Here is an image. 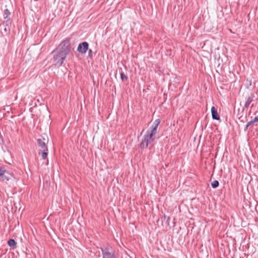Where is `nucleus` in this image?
Wrapping results in <instances>:
<instances>
[{"instance_id":"obj_1","label":"nucleus","mask_w":258,"mask_h":258,"mask_svg":"<svg viewBox=\"0 0 258 258\" xmlns=\"http://www.w3.org/2000/svg\"><path fill=\"white\" fill-rule=\"evenodd\" d=\"M160 123V119H156L153 122L152 126L150 127L151 130L147 131L140 145V147L141 149L147 148L149 144L154 142L155 140L154 136L157 133V128Z\"/></svg>"},{"instance_id":"obj_2","label":"nucleus","mask_w":258,"mask_h":258,"mask_svg":"<svg viewBox=\"0 0 258 258\" xmlns=\"http://www.w3.org/2000/svg\"><path fill=\"white\" fill-rule=\"evenodd\" d=\"M52 54L53 55L52 60L53 64L57 67L62 66L68 55L63 52L60 51L59 49H57L56 48L52 52Z\"/></svg>"},{"instance_id":"obj_3","label":"nucleus","mask_w":258,"mask_h":258,"mask_svg":"<svg viewBox=\"0 0 258 258\" xmlns=\"http://www.w3.org/2000/svg\"><path fill=\"white\" fill-rule=\"evenodd\" d=\"M37 143L40 148L39 154H41L42 158L45 159L47 157L48 151L46 142L42 141L41 139H37Z\"/></svg>"},{"instance_id":"obj_4","label":"nucleus","mask_w":258,"mask_h":258,"mask_svg":"<svg viewBox=\"0 0 258 258\" xmlns=\"http://www.w3.org/2000/svg\"><path fill=\"white\" fill-rule=\"evenodd\" d=\"M70 44V39L69 38H67L61 42V44H59L56 49H59L60 51L68 55L71 50Z\"/></svg>"},{"instance_id":"obj_5","label":"nucleus","mask_w":258,"mask_h":258,"mask_svg":"<svg viewBox=\"0 0 258 258\" xmlns=\"http://www.w3.org/2000/svg\"><path fill=\"white\" fill-rule=\"evenodd\" d=\"M100 249L102 253L103 258H116L111 246H108L105 248L101 247Z\"/></svg>"},{"instance_id":"obj_6","label":"nucleus","mask_w":258,"mask_h":258,"mask_svg":"<svg viewBox=\"0 0 258 258\" xmlns=\"http://www.w3.org/2000/svg\"><path fill=\"white\" fill-rule=\"evenodd\" d=\"M89 48V44L84 41L80 43L77 48V51L81 53H85Z\"/></svg>"},{"instance_id":"obj_7","label":"nucleus","mask_w":258,"mask_h":258,"mask_svg":"<svg viewBox=\"0 0 258 258\" xmlns=\"http://www.w3.org/2000/svg\"><path fill=\"white\" fill-rule=\"evenodd\" d=\"M211 113L213 119L217 120L220 119V116L218 113L217 110L214 106H212L211 108Z\"/></svg>"},{"instance_id":"obj_8","label":"nucleus","mask_w":258,"mask_h":258,"mask_svg":"<svg viewBox=\"0 0 258 258\" xmlns=\"http://www.w3.org/2000/svg\"><path fill=\"white\" fill-rule=\"evenodd\" d=\"M10 29L8 28V27H6L5 25H0V31L1 33L3 35H7L10 33Z\"/></svg>"},{"instance_id":"obj_9","label":"nucleus","mask_w":258,"mask_h":258,"mask_svg":"<svg viewBox=\"0 0 258 258\" xmlns=\"http://www.w3.org/2000/svg\"><path fill=\"white\" fill-rule=\"evenodd\" d=\"M13 177V175L12 174L10 173L8 171L5 170V173L2 175L1 177V179L3 181H8L10 179H11Z\"/></svg>"},{"instance_id":"obj_10","label":"nucleus","mask_w":258,"mask_h":258,"mask_svg":"<svg viewBox=\"0 0 258 258\" xmlns=\"http://www.w3.org/2000/svg\"><path fill=\"white\" fill-rule=\"evenodd\" d=\"M253 97H254V95L252 94H251L250 96L248 97L246 101L244 104V108H248L249 107L250 104L253 101Z\"/></svg>"},{"instance_id":"obj_11","label":"nucleus","mask_w":258,"mask_h":258,"mask_svg":"<svg viewBox=\"0 0 258 258\" xmlns=\"http://www.w3.org/2000/svg\"><path fill=\"white\" fill-rule=\"evenodd\" d=\"M8 244L9 246L12 247L13 249H15L16 248L17 243L15 240L13 239H10L8 241Z\"/></svg>"},{"instance_id":"obj_12","label":"nucleus","mask_w":258,"mask_h":258,"mask_svg":"<svg viewBox=\"0 0 258 258\" xmlns=\"http://www.w3.org/2000/svg\"><path fill=\"white\" fill-rule=\"evenodd\" d=\"M219 185V181L218 180H214L213 182L211 183V186L212 188H216L218 187Z\"/></svg>"},{"instance_id":"obj_13","label":"nucleus","mask_w":258,"mask_h":258,"mask_svg":"<svg viewBox=\"0 0 258 258\" xmlns=\"http://www.w3.org/2000/svg\"><path fill=\"white\" fill-rule=\"evenodd\" d=\"M120 78L122 81H127L128 79L127 76L124 74V73L123 72H122L120 73Z\"/></svg>"},{"instance_id":"obj_14","label":"nucleus","mask_w":258,"mask_h":258,"mask_svg":"<svg viewBox=\"0 0 258 258\" xmlns=\"http://www.w3.org/2000/svg\"><path fill=\"white\" fill-rule=\"evenodd\" d=\"M11 13L8 9H5L4 11V19H6L8 16L10 15Z\"/></svg>"},{"instance_id":"obj_15","label":"nucleus","mask_w":258,"mask_h":258,"mask_svg":"<svg viewBox=\"0 0 258 258\" xmlns=\"http://www.w3.org/2000/svg\"><path fill=\"white\" fill-rule=\"evenodd\" d=\"M5 169H4V168L2 167H0V177H1L2 175L5 173Z\"/></svg>"},{"instance_id":"obj_16","label":"nucleus","mask_w":258,"mask_h":258,"mask_svg":"<svg viewBox=\"0 0 258 258\" xmlns=\"http://www.w3.org/2000/svg\"><path fill=\"white\" fill-rule=\"evenodd\" d=\"M41 139H42V141H45V142H46L47 143L48 141V137L46 135L45 136H42Z\"/></svg>"},{"instance_id":"obj_17","label":"nucleus","mask_w":258,"mask_h":258,"mask_svg":"<svg viewBox=\"0 0 258 258\" xmlns=\"http://www.w3.org/2000/svg\"><path fill=\"white\" fill-rule=\"evenodd\" d=\"M9 19L7 20L6 21H4L1 25H6V27H8L9 24Z\"/></svg>"},{"instance_id":"obj_18","label":"nucleus","mask_w":258,"mask_h":258,"mask_svg":"<svg viewBox=\"0 0 258 258\" xmlns=\"http://www.w3.org/2000/svg\"><path fill=\"white\" fill-rule=\"evenodd\" d=\"M255 121L254 120V119H253L252 120H250V121H249L247 124V126H250L251 125V124H253L254 123H255Z\"/></svg>"},{"instance_id":"obj_19","label":"nucleus","mask_w":258,"mask_h":258,"mask_svg":"<svg viewBox=\"0 0 258 258\" xmlns=\"http://www.w3.org/2000/svg\"><path fill=\"white\" fill-rule=\"evenodd\" d=\"M170 218L169 217H168L167 218V219L166 220V223L167 224V225L169 226V221H170Z\"/></svg>"},{"instance_id":"obj_20","label":"nucleus","mask_w":258,"mask_h":258,"mask_svg":"<svg viewBox=\"0 0 258 258\" xmlns=\"http://www.w3.org/2000/svg\"><path fill=\"white\" fill-rule=\"evenodd\" d=\"M92 53H93L92 50L91 49H90L89 50V53H88L89 56L92 57Z\"/></svg>"},{"instance_id":"obj_21","label":"nucleus","mask_w":258,"mask_h":258,"mask_svg":"<svg viewBox=\"0 0 258 258\" xmlns=\"http://www.w3.org/2000/svg\"><path fill=\"white\" fill-rule=\"evenodd\" d=\"M254 120L255 121V122H257L258 121V115L257 116H255L254 118H253Z\"/></svg>"},{"instance_id":"obj_22","label":"nucleus","mask_w":258,"mask_h":258,"mask_svg":"<svg viewBox=\"0 0 258 258\" xmlns=\"http://www.w3.org/2000/svg\"><path fill=\"white\" fill-rule=\"evenodd\" d=\"M249 126H247V124L246 125V126H245L244 127V131H246L247 129H248V127H249Z\"/></svg>"},{"instance_id":"obj_23","label":"nucleus","mask_w":258,"mask_h":258,"mask_svg":"<svg viewBox=\"0 0 258 258\" xmlns=\"http://www.w3.org/2000/svg\"><path fill=\"white\" fill-rule=\"evenodd\" d=\"M167 217H166V216L165 215H164V220H166L167 219Z\"/></svg>"},{"instance_id":"obj_24","label":"nucleus","mask_w":258,"mask_h":258,"mask_svg":"<svg viewBox=\"0 0 258 258\" xmlns=\"http://www.w3.org/2000/svg\"><path fill=\"white\" fill-rule=\"evenodd\" d=\"M144 130H142V132H141V135H142V133H143V132H144Z\"/></svg>"},{"instance_id":"obj_25","label":"nucleus","mask_w":258,"mask_h":258,"mask_svg":"<svg viewBox=\"0 0 258 258\" xmlns=\"http://www.w3.org/2000/svg\"><path fill=\"white\" fill-rule=\"evenodd\" d=\"M241 121H243V122H244V120H243V119H241Z\"/></svg>"}]
</instances>
